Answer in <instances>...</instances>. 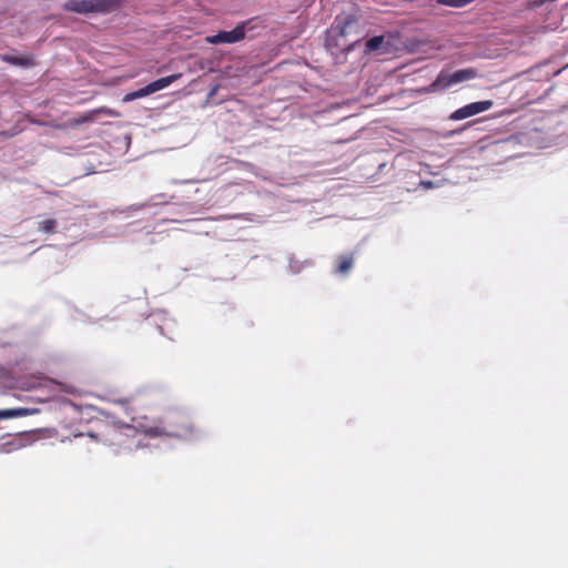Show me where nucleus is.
I'll return each mask as SVG.
<instances>
[{
  "mask_svg": "<svg viewBox=\"0 0 568 568\" xmlns=\"http://www.w3.org/2000/svg\"><path fill=\"white\" fill-rule=\"evenodd\" d=\"M476 77L477 71L474 68L460 69L453 73L442 70L429 88L432 92L445 91L458 83L473 80Z\"/></svg>",
  "mask_w": 568,
  "mask_h": 568,
  "instance_id": "f257e3e1",
  "label": "nucleus"
},
{
  "mask_svg": "<svg viewBox=\"0 0 568 568\" xmlns=\"http://www.w3.org/2000/svg\"><path fill=\"white\" fill-rule=\"evenodd\" d=\"M119 7L118 0H69L64 8L78 13L111 12Z\"/></svg>",
  "mask_w": 568,
  "mask_h": 568,
  "instance_id": "f03ea898",
  "label": "nucleus"
},
{
  "mask_svg": "<svg viewBox=\"0 0 568 568\" xmlns=\"http://www.w3.org/2000/svg\"><path fill=\"white\" fill-rule=\"evenodd\" d=\"M493 105L494 102L491 100L471 102L452 112L449 115V120L460 121L474 116L476 114L483 113L485 111H488L489 109L493 108Z\"/></svg>",
  "mask_w": 568,
  "mask_h": 568,
  "instance_id": "7ed1b4c3",
  "label": "nucleus"
},
{
  "mask_svg": "<svg viewBox=\"0 0 568 568\" xmlns=\"http://www.w3.org/2000/svg\"><path fill=\"white\" fill-rule=\"evenodd\" d=\"M349 31L346 29L333 30L329 34L327 47L329 49H341L343 51H349L353 47L352 40V26H348Z\"/></svg>",
  "mask_w": 568,
  "mask_h": 568,
  "instance_id": "20e7f679",
  "label": "nucleus"
},
{
  "mask_svg": "<svg viewBox=\"0 0 568 568\" xmlns=\"http://www.w3.org/2000/svg\"><path fill=\"white\" fill-rule=\"evenodd\" d=\"M245 37V30L243 26H239L231 31H220L215 36L206 38V42L211 44L220 43H234L242 40Z\"/></svg>",
  "mask_w": 568,
  "mask_h": 568,
  "instance_id": "39448f33",
  "label": "nucleus"
},
{
  "mask_svg": "<svg viewBox=\"0 0 568 568\" xmlns=\"http://www.w3.org/2000/svg\"><path fill=\"white\" fill-rule=\"evenodd\" d=\"M390 43L384 36H376L366 41L365 53L385 54L389 52Z\"/></svg>",
  "mask_w": 568,
  "mask_h": 568,
  "instance_id": "423d86ee",
  "label": "nucleus"
},
{
  "mask_svg": "<svg viewBox=\"0 0 568 568\" xmlns=\"http://www.w3.org/2000/svg\"><path fill=\"white\" fill-rule=\"evenodd\" d=\"M181 78L180 73L171 74L161 79H158L151 83H149L146 87L150 90V94L155 93L158 91L164 90L168 88L171 83L179 80Z\"/></svg>",
  "mask_w": 568,
  "mask_h": 568,
  "instance_id": "0eeeda50",
  "label": "nucleus"
},
{
  "mask_svg": "<svg viewBox=\"0 0 568 568\" xmlns=\"http://www.w3.org/2000/svg\"><path fill=\"white\" fill-rule=\"evenodd\" d=\"M352 267H353V255L352 254L344 255V256H341L336 261L335 273L339 276H345V275L349 274V272L352 271Z\"/></svg>",
  "mask_w": 568,
  "mask_h": 568,
  "instance_id": "6e6552de",
  "label": "nucleus"
},
{
  "mask_svg": "<svg viewBox=\"0 0 568 568\" xmlns=\"http://www.w3.org/2000/svg\"><path fill=\"white\" fill-rule=\"evenodd\" d=\"M34 413L32 409L28 408H6L0 409V422L11 419V418H19L27 416L29 414Z\"/></svg>",
  "mask_w": 568,
  "mask_h": 568,
  "instance_id": "1a4fd4ad",
  "label": "nucleus"
},
{
  "mask_svg": "<svg viewBox=\"0 0 568 568\" xmlns=\"http://www.w3.org/2000/svg\"><path fill=\"white\" fill-rule=\"evenodd\" d=\"M2 61L9 62L11 64L20 65V67H29L32 64V61L28 57H18V55H2L0 57Z\"/></svg>",
  "mask_w": 568,
  "mask_h": 568,
  "instance_id": "9d476101",
  "label": "nucleus"
},
{
  "mask_svg": "<svg viewBox=\"0 0 568 568\" xmlns=\"http://www.w3.org/2000/svg\"><path fill=\"white\" fill-rule=\"evenodd\" d=\"M146 95H150V90L148 89V87H144L138 91H134L132 93H128L123 97L122 101L123 102H130L134 99H140V98H144Z\"/></svg>",
  "mask_w": 568,
  "mask_h": 568,
  "instance_id": "9b49d317",
  "label": "nucleus"
},
{
  "mask_svg": "<svg viewBox=\"0 0 568 568\" xmlns=\"http://www.w3.org/2000/svg\"><path fill=\"white\" fill-rule=\"evenodd\" d=\"M473 1L474 0H436L437 4L448 6L453 8H463Z\"/></svg>",
  "mask_w": 568,
  "mask_h": 568,
  "instance_id": "f8f14e48",
  "label": "nucleus"
},
{
  "mask_svg": "<svg viewBox=\"0 0 568 568\" xmlns=\"http://www.w3.org/2000/svg\"><path fill=\"white\" fill-rule=\"evenodd\" d=\"M158 430H159V428H148V430L145 433L150 436H156L159 434Z\"/></svg>",
  "mask_w": 568,
  "mask_h": 568,
  "instance_id": "ddd939ff",
  "label": "nucleus"
}]
</instances>
